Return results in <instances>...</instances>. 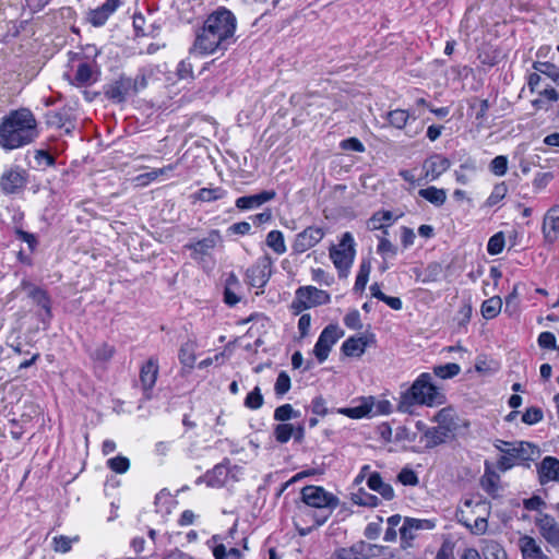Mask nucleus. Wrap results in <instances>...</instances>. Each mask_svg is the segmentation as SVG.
<instances>
[{"label": "nucleus", "mask_w": 559, "mask_h": 559, "mask_svg": "<svg viewBox=\"0 0 559 559\" xmlns=\"http://www.w3.org/2000/svg\"><path fill=\"white\" fill-rule=\"evenodd\" d=\"M237 27V19L224 7L217 8L205 19L197 33L191 52L201 56L226 50L231 44Z\"/></svg>", "instance_id": "obj_1"}, {"label": "nucleus", "mask_w": 559, "mask_h": 559, "mask_svg": "<svg viewBox=\"0 0 559 559\" xmlns=\"http://www.w3.org/2000/svg\"><path fill=\"white\" fill-rule=\"evenodd\" d=\"M302 504L297 507L295 526L301 536L323 525L337 508L340 500L323 487L306 486L301 489Z\"/></svg>", "instance_id": "obj_2"}, {"label": "nucleus", "mask_w": 559, "mask_h": 559, "mask_svg": "<svg viewBox=\"0 0 559 559\" xmlns=\"http://www.w3.org/2000/svg\"><path fill=\"white\" fill-rule=\"evenodd\" d=\"M37 136V120L28 108L12 110L1 120L0 146L4 150L27 145Z\"/></svg>", "instance_id": "obj_3"}, {"label": "nucleus", "mask_w": 559, "mask_h": 559, "mask_svg": "<svg viewBox=\"0 0 559 559\" xmlns=\"http://www.w3.org/2000/svg\"><path fill=\"white\" fill-rule=\"evenodd\" d=\"M445 396L440 388L432 383L430 373H421L413 384L401 394L397 409L403 413H412L415 405L433 407L443 404Z\"/></svg>", "instance_id": "obj_4"}, {"label": "nucleus", "mask_w": 559, "mask_h": 559, "mask_svg": "<svg viewBox=\"0 0 559 559\" xmlns=\"http://www.w3.org/2000/svg\"><path fill=\"white\" fill-rule=\"evenodd\" d=\"M495 445L500 452L504 453L498 461V467L501 471L512 468L516 461L531 460L535 453V447L524 441L511 443L498 440Z\"/></svg>", "instance_id": "obj_5"}, {"label": "nucleus", "mask_w": 559, "mask_h": 559, "mask_svg": "<svg viewBox=\"0 0 559 559\" xmlns=\"http://www.w3.org/2000/svg\"><path fill=\"white\" fill-rule=\"evenodd\" d=\"M329 254L337 270L338 276L341 278L347 277L356 254L352 234L345 233L340 243L330 248Z\"/></svg>", "instance_id": "obj_6"}, {"label": "nucleus", "mask_w": 559, "mask_h": 559, "mask_svg": "<svg viewBox=\"0 0 559 559\" xmlns=\"http://www.w3.org/2000/svg\"><path fill=\"white\" fill-rule=\"evenodd\" d=\"M343 335L344 331L337 324H329L323 329L313 348L319 362L328 359L331 348Z\"/></svg>", "instance_id": "obj_7"}, {"label": "nucleus", "mask_w": 559, "mask_h": 559, "mask_svg": "<svg viewBox=\"0 0 559 559\" xmlns=\"http://www.w3.org/2000/svg\"><path fill=\"white\" fill-rule=\"evenodd\" d=\"M478 507V516L475 518L474 523H471L467 510L459 508L456 511L457 521L465 527L469 528L473 534L483 535L488 528V516L490 514V504L488 502H480Z\"/></svg>", "instance_id": "obj_8"}, {"label": "nucleus", "mask_w": 559, "mask_h": 559, "mask_svg": "<svg viewBox=\"0 0 559 559\" xmlns=\"http://www.w3.org/2000/svg\"><path fill=\"white\" fill-rule=\"evenodd\" d=\"M435 526L436 523L432 520L406 518L400 528L402 547L404 549L411 547L412 542L418 537L419 532L430 531Z\"/></svg>", "instance_id": "obj_9"}, {"label": "nucleus", "mask_w": 559, "mask_h": 559, "mask_svg": "<svg viewBox=\"0 0 559 559\" xmlns=\"http://www.w3.org/2000/svg\"><path fill=\"white\" fill-rule=\"evenodd\" d=\"M272 264L273 261L269 255H263L258 259V261L246 272L247 283L252 287H264L271 277Z\"/></svg>", "instance_id": "obj_10"}, {"label": "nucleus", "mask_w": 559, "mask_h": 559, "mask_svg": "<svg viewBox=\"0 0 559 559\" xmlns=\"http://www.w3.org/2000/svg\"><path fill=\"white\" fill-rule=\"evenodd\" d=\"M324 236L325 231L323 228L309 226L296 235L292 249L295 253H304L318 245Z\"/></svg>", "instance_id": "obj_11"}, {"label": "nucleus", "mask_w": 559, "mask_h": 559, "mask_svg": "<svg viewBox=\"0 0 559 559\" xmlns=\"http://www.w3.org/2000/svg\"><path fill=\"white\" fill-rule=\"evenodd\" d=\"M451 166L450 159L441 154H433L426 158L423 163L421 169L424 173V179L426 181L437 180L443 173H445Z\"/></svg>", "instance_id": "obj_12"}, {"label": "nucleus", "mask_w": 559, "mask_h": 559, "mask_svg": "<svg viewBox=\"0 0 559 559\" xmlns=\"http://www.w3.org/2000/svg\"><path fill=\"white\" fill-rule=\"evenodd\" d=\"M535 524L545 540L559 551V524L548 514H540Z\"/></svg>", "instance_id": "obj_13"}, {"label": "nucleus", "mask_w": 559, "mask_h": 559, "mask_svg": "<svg viewBox=\"0 0 559 559\" xmlns=\"http://www.w3.org/2000/svg\"><path fill=\"white\" fill-rule=\"evenodd\" d=\"M222 241L221 233L213 229L203 239L189 243L186 247L192 251L193 259H202L207 255L211 250L221 245Z\"/></svg>", "instance_id": "obj_14"}, {"label": "nucleus", "mask_w": 559, "mask_h": 559, "mask_svg": "<svg viewBox=\"0 0 559 559\" xmlns=\"http://www.w3.org/2000/svg\"><path fill=\"white\" fill-rule=\"evenodd\" d=\"M542 231L544 239L549 243L559 239V205H554L546 212Z\"/></svg>", "instance_id": "obj_15"}, {"label": "nucleus", "mask_w": 559, "mask_h": 559, "mask_svg": "<svg viewBox=\"0 0 559 559\" xmlns=\"http://www.w3.org/2000/svg\"><path fill=\"white\" fill-rule=\"evenodd\" d=\"M136 92L135 83L129 78H120L105 90L107 98L121 103L131 93Z\"/></svg>", "instance_id": "obj_16"}, {"label": "nucleus", "mask_w": 559, "mask_h": 559, "mask_svg": "<svg viewBox=\"0 0 559 559\" xmlns=\"http://www.w3.org/2000/svg\"><path fill=\"white\" fill-rule=\"evenodd\" d=\"M275 197L276 192L274 190H264L257 194L240 197L236 200V207L241 211L257 209L272 201Z\"/></svg>", "instance_id": "obj_17"}, {"label": "nucleus", "mask_w": 559, "mask_h": 559, "mask_svg": "<svg viewBox=\"0 0 559 559\" xmlns=\"http://www.w3.org/2000/svg\"><path fill=\"white\" fill-rule=\"evenodd\" d=\"M373 342V336L358 335L350 336L342 345V352L348 357H360L370 343Z\"/></svg>", "instance_id": "obj_18"}, {"label": "nucleus", "mask_w": 559, "mask_h": 559, "mask_svg": "<svg viewBox=\"0 0 559 559\" xmlns=\"http://www.w3.org/2000/svg\"><path fill=\"white\" fill-rule=\"evenodd\" d=\"M538 478L542 485L549 481H559V460L546 456L537 467Z\"/></svg>", "instance_id": "obj_19"}, {"label": "nucleus", "mask_w": 559, "mask_h": 559, "mask_svg": "<svg viewBox=\"0 0 559 559\" xmlns=\"http://www.w3.org/2000/svg\"><path fill=\"white\" fill-rule=\"evenodd\" d=\"M298 290L310 308L328 305L331 301V295L316 286H300Z\"/></svg>", "instance_id": "obj_20"}, {"label": "nucleus", "mask_w": 559, "mask_h": 559, "mask_svg": "<svg viewBox=\"0 0 559 559\" xmlns=\"http://www.w3.org/2000/svg\"><path fill=\"white\" fill-rule=\"evenodd\" d=\"M120 1L121 0H107L102 7L90 11L88 22L96 27L103 26L120 5Z\"/></svg>", "instance_id": "obj_21"}, {"label": "nucleus", "mask_w": 559, "mask_h": 559, "mask_svg": "<svg viewBox=\"0 0 559 559\" xmlns=\"http://www.w3.org/2000/svg\"><path fill=\"white\" fill-rule=\"evenodd\" d=\"M21 288L26 293L27 297H29L35 304L40 306L48 314H50V299L46 290L27 280L22 281Z\"/></svg>", "instance_id": "obj_22"}, {"label": "nucleus", "mask_w": 559, "mask_h": 559, "mask_svg": "<svg viewBox=\"0 0 559 559\" xmlns=\"http://www.w3.org/2000/svg\"><path fill=\"white\" fill-rule=\"evenodd\" d=\"M518 545L523 559H548L537 540L530 535L521 536Z\"/></svg>", "instance_id": "obj_23"}, {"label": "nucleus", "mask_w": 559, "mask_h": 559, "mask_svg": "<svg viewBox=\"0 0 559 559\" xmlns=\"http://www.w3.org/2000/svg\"><path fill=\"white\" fill-rule=\"evenodd\" d=\"M158 376V361L150 358L140 370V381L145 391H150L156 383Z\"/></svg>", "instance_id": "obj_24"}, {"label": "nucleus", "mask_w": 559, "mask_h": 559, "mask_svg": "<svg viewBox=\"0 0 559 559\" xmlns=\"http://www.w3.org/2000/svg\"><path fill=\"white\" fill-rule=\"evenodd\" d=\"M47 123L58 129H64L68 133L74 128L72 115L67 108L48 112Z\"/></svg>", "instance_id": "obj_25"}, {"label": "nucleus", "mask_w": 559, "mask_h": 559, "mask_svg": "<svg viewBox=\"0 0 559 559\" xmlns=\"http://www.w3.org/2000/svg\"><path fill=\"white\" fill-rule=\"evenodd\" d=\"M25 183L22 173L17 169H10L1 177V188L5 193H14Z\"/></svg>", "instance_id": "obj_26"}, {"label": "nucleus", "mask_w": 559, "mask_h": 559, "mask_svg": "<svg viewBox=\"0 0 559 559\" xmlns=\"http://www.w3.org/2000/svg\"><path fill=\"white\" fill-rule=\"evenodd\" d=\"M373 407H374V399L368 397V399H364L360 405L354 406V407L342 408V409H340V413L344 414L350 418L358 419V418H362V417H367V416H373L374 415Z\"/></svg>", "instance_id": "obj_27"}, {"label": "nucleus", "mask_w": 559, "mask_h": 559, "mask_svg": "<svg viewBox=\"0 0 559 559\" xmlns=\"http://www.w3.org/2000/svg\"><path fill=\"white\" fill-rule=\"evenodd\" d=\"M393 221V214L390 211H380L374 213L368 221V228L370 230H383V234L386 235V227Z\"/></svg>", "instance_id": "obj_28"}, {"label": "nucleus", "mask_w": 559, "mask_h": 559, "mask_svg": "<svg viewBox=\"0 0 559 559\" xmlns=\"http://www.w3.org/2000/svg\"><path fill=\"white\" fill-rule=\"evenodd\" d=\"M418 194L424 198L426 201L430 202L435 206H441L447 201V192L444 189H439L436 187H428L425 189H420Z\"/></svg>", "instance_id": "obj_29"}, {"label": "nucleus", "mask_w": 559, "mask_h": 559, "mask_svg": "<svg viewBox=\"0 0 559 559\" xmlns=\"http://www.w3.org/2000/svg\"><path fill=\"white\" fill-rule=\"evenodd\" d=\"M449 436V431L444 427H432L425 431L424 438L427 448H435L443 443Z\"/></svg>", "instance_id": "obj_30"}, {"label": "nucleus", "mask_w": 559, "mask_h": 559, "mask_svg": "<svg viewBox=\"0 0 559 559\" xmlns=\"http://www.w3.org/2000/svg\"><path fill=\"white\" fill-rule=\"evenodd\" d=\"M502 309V300L498 296H493L481 304V316L487 319L496 318Z\"/></svg>", "instance_id": "obj_31"}, {"label": "nucleus", "mask_w": 559, "mask_h": 559, "mask_svg": "<svg viewBox=\"0 0 559 559\" xmlns=\"http://www.w3.org/2000/svg\"><path fill=\"white\" fill-rule=\"evenodd\" d=\"M265 242L278 255L284 254L287 250L285 238L281 230H271L266 235Z\"/></svg>", "instance_id": "obj_32"}, {"label": "nucleus", "mask_w": 559, "mask_h": 559, "mask_svg": "<svg viewBox=\"0 0 559 559\" xmlns=\"http://www.w3.org/2000/svg\"><path fill=\"white\" fill-rule=\"evenodd\" d=\"M227 194L226 190L223 188H202L198 192H195L192 197L194 200L201 202H214L219 199L225 198Z\"/></svg>", "instance_id": "obj_33"}, {"label": "nucleus", "mask_w": 559, "mask_h": 559, "mask_svg": "<svg viewBox=\"0 0 559 559\" xmlns=\"http://www.w3.org/2000/svg\"><path fill=\"white\" fill-rule=\"evenodd\" d=\"M80 537L78 535L68 537L64 535H57L52 537L51 547L55 552L67 554L72 549V545L78 543Z\"/></svg>", "instance_id": "obj_34"}, {"label": "nucleus", "mask_w": 559, "mask_h": 559, "mask_svg": "<svg viewBox=\"0 0 559 559\" xmlns=\"http://www.w3.org/2000/svg\"><path fill=\"white\" fill-rule=\"evenodd\" d=\"M485 559H508L504 548L495 540H486L483 548Z\"/></svg>", "instance_id": "obj_35"}, {"label": "nucleus", "mask_w": 559, "mask_h": 559, "mask_svg": "<svg viewBox=\"0 0 559 559\" xmlns=\"http://www.w3.org/2000/svg\"><path fill=\"white\" fill-rule=\"evenodd\" d=\"M409 117V112L404 109H395L386 114L389 123L396 129H403L406 126Z\"/></svg>", "instance_id": "obj_36"}, {"label": "nucleus", "mask_w": 559, "mask_h": 559, "mask_svg": "<svg viewBox=\"0 0 559 559\" xmlns=\"http://www.w3.org/2000/svg\"><path fill=\"white\" fill-rule=\"evenodd\" d=\"M310 274L311 280L320 286L330 287L335 282L334 276L321 267H312Z\"/></svg>", "instance_id": "obj_37"}, {"label": "nucleus", "mask_w": 559, "mask_h": 559, "mask_svg": "<svg viewBox=\"0 0 559 559\" xmlns=\"http://www.w3.org/2000/svg\"><path fill=\"white\" fill-rule=\"evenodd\" d=\"M461 372L460 365L455 362H449L433 368V373L441 379H450L457 376Z\"/></svg>", "instance_id": "obj_38"}, {"label": "nucleus", "mask_w": 559, "mask_h": 559, "mask_svg": "<svg viewBox=\"0 0 559 559\" xmlns=\"http://www.w3.org/2000/svg\"><path fill=\"white\" fill-rule=\"evenodd\" d=\"M115 353L116 349L112 345H109L108 343H102L92 353V358L97 361L106 362L112 358Z\"/></svg>", "instance_id": "obj_39"}, {"label": "nucleus", "mask_w": 559, "mask_h": 559, "mask_svg": "<svg viewBox=\"0 0 559 559\" xmlns=\"http://www.w3.org/2000/svg\"><path fill=\"white\" fill-rule=\"evenodd\" d=\"M435 421L439 424L438 427H444L447 431H451V429L454 427V418H453V411L451 408H442L440 409L436 416Z\"/></svg>", "instance_id": "obj_40"}, {"label": "nucleus", "mask_w": 559, "mask_h": 559, "mask_svg": "<svg viewBox=\"0 0 559 559\" xmlns=\"http://www.w3.org/2000/svg\"><path fill=\"white\" fill-rule=\"evenodd\" d=\"M533 67L538 73L547 75L559 84V69L555 64L549 62H535Z\"/></svg>", "instance_id": "obj_41"}, {"label": "nucleus", "mask_w": 559, "mask_h": 559, "mask_svg": "<svg viewBox=\"0 0 559 559\" xmlns=\"http://www.w3.org/2000/svg\"><path fill=\"white\" fill-rule=\"evenodd\" d=\"M295 427L292 424H278L274 428V437L277 442L286 443L294 435Z\"/></svg>", "instance_id": "obj_42"}, {"label": "nucleus", "mask_w": 559, "mask_h": 559, "mask_svg": "<svg viewBox=\"0 0 559 559\" xmlns=\"http://www.w3.org/2000/svg\"><path fill=\"white\" fill-rule=\"evenodd\" d=\"M370 271H371V265L369 262H361L360 266H359V272L356 276V282H355V290H364L367 283H368V278H369V274H370Z\"/></svg>", "instance_id": "obj_43"}, {"label": "nucleus", "mask_w": 559, "mask_h": 559, "mask_svg": "<svg viewBox=\"0 0 559 559\" xmlns=\"http://www.w3.org/2000/svg\"><path fill=\"white\" fill-rule=\"evenodd\" d=\"M264 402L263 395L259 386H255L245 399V406L250 409H259Z\"/></svg>", "instance_id": "obj_44"}, {"label": "nucleus", "mask_w": 559, "mask_h": 559, "mask_svg": "<svg viewBox=\"0 0 559 559\" xmlns=\"http://www.w3.org/2000/svg\"><path fill=\"white\" fill-rule=\"evenodd\" d=\"M504 248V236L503 233H497L489 238L487 245V251L491 255H496L502 252Z\"/></svg>", "instance_id": "obj_45"}, {"label": "nucleus", "mask_w": 559, "mask_h": 559, "mask_svg": "<svg viewBox=\"0 0 559 559\" xmlns=\"http://www.w3.org/2000/svg\"><path fill=\"white\" fill-rule=\"evenodd\" d=\"M508 187L506 186V183L501 182L496 185L486 201V205L489 207L495 206L506 197Z\"/></svg>", "instance_id": "obj_46"}, {"label": "nucleus", "mask_w": 559, "mask_h": 559, "mask_svg": "<svg viewBox=\"0 0 559 559\" xmlns=\"http://www.w3.org/2000/svg\"><path fill=\"white\" fill-rule=\"evenodd\" d=\"M180 361L186 366H192L195 361L194 344L192 342L185 343L179 352Z\"/></svg>", "instance_id": "obj_47"}, {"label": "nucleus", "mask_w": 559, "mask_h": 559, "mask_svg": "<svg viewBox=\"0 0 559 559\" xmlns=\"http://www.w3.org/2000/svg\"><path fill=\"white\" fill-rule=\"evenodd\" d=\"M377 251L383 259L394 258L397 253V248L385 237H381Z\"/></svg>", "instance_id": "obj_48"}, {"label": "nucleus", "mask_w": 559, "mask_h": 559, "mask_svg": "<svg viewBox=\"0 0 559 559\" xmlns=\"http://www.w3.org/2000/svg\"><path fill=\"white\" fill-rule=\"evenodd\" d=\"M107 465L111 471L118 474H123L129 469L130 462L126 456L118 455L109 459L107 461Z\"/></svg>", "instance_id": "obj_49"}, {"label": "nucleus", "mask_w": 559, "mask_h": 559, "mask_svg": "<svg viewBox=\"0 0 559 559\" xmlns=\"http://www.w3.org/2000/svg\"><path fill=\"white\" fill-rule=\"evenodd\" d=\"M289 390H290V378L286 371H281L275 381V384H274L275 394L278 396H283Z\"/></svg>", "instance_id": "obj_50"}, {"label": "nucleus", "mask_w": 559, "mask_h": 559, "mask_svg": "<svg viewBox=\"0 0 559 559\" xmlns=\"http://www.w3.org/2000/svg\"><path fill=\"white\" fill-rule=\"evenodd\" d=\"M490 171L496 176H503L508 170V158L503 155L496 156L490 165Z\"/></svg>", "instance_id": "obj_51"}, {"label": "nucleus", "mask_w": 559, "mask_h": 559, "mask_svg": "<svg viewBox=\"0 0 559 559\" xmlns=\"http://www.w3.org/2000/svg\"><path fill=\"white\" fill-rule=\"evenodd\" d=\"M292 417H296V413L290 404L281 405L274 412V419L278 421H286Z\"/></svg>", "instance_id": "obj_52"}, {"label": "nucleus", "mask_w": 559, "mask_h": 559, "mask_svg": "<svg viewBox=\"0 0 559 559\" xmlns=\"http://www.w3.org/2000/svg\"><path fill=\"white\" fill-rule=\"evenodd\" d=\"M397 479L405 486H416L418 484V477L416 473L411 468H403L399 473Z\"/></svg>", "instance_id": "obj_53"}, {"label": "nucleus", "mask_w": 559, "mask_h": 559, "mask_svg": "<svg viewBox=\"0 0 559 559\" xmlns=\"http://www.w3.org/2000/svg\"><path fill=\"white\" fill-rule=\"evenodd\" d=\"M92 79V69L87 63H81L78 67L75 73V80L79 84L84 85L91 82Z\"/></svg>", "instance_id": "obj_54"}, {"label": "nucleus", "mask_w": 559, "mask_h": 559, "mask_svg": "<svg viewBox=\"0 0 559 559\" xmlns=\"http://www.w3.org/2000/svg\"><path fill=\"white\" fill-rule=\"evenodd\" d=\"M543 419V412L537 407H530L522 415V421L527 425L537 424Z\"/></svg>", "instance_id": "obj_55"}, {"label": "nucleus", "mask_w": 559, "mask_h": 559, "mask_svg": "<svg viewBox=\"0 0 559 559\" xmlns=\"http://www.w3.org/2000/svg\"><path fill=\"white\" fill-rule=\"evenodd\" d=\"M480 502H487L486 500H483L481 498H467L463 501L462 506L459 508H463L467 510L469 519L472 516L477 518L478 516V507H476Z\"/></svg>", "instance_id": "obj_56"}, {"label": "nucleus", "mask_w": 559, "mask_h": 559, "mask_svg": "<svg viewBox=\"0 0 559 559\" xmlns=\"http://www.w3.org/2000/svg\"><path fill=\"white\" fill-rule=\"evenodd\" d=\"M538 345L542 348L555 349L556 348V336L551 332H542L538 336Z\"/></svg>", "instance_id": "obj_57"}, {"label": "nucleus", "mask_w": 559, "mask_h": 559, "mask_svg": "<svg viewBox=\"0 0 559 559\" xmlns=\"http://www.w3.org/2000/svg\"><path fill=\"white\" fill-rule=\"evenodd\" d=\"M518 287L514 286L513 290L506 297V309L504 311L512 316L518 311Z\"/></svg>", "instance_id": "obj_58"}, {"label": "nucleus", "mask_w": 559, "mask_h": 559, "mask_svg": "<svg viewBox=\"0 0 559 559\" xmlns=\"http://www.w3.org/2000/svg\"><path fill=\"white\" fill-rule=\"evenodd\" d=\"M344 323L347 328L357 330L361 328L360 314L357 310L349 311L344 317Z\"/></svg>", "instance_id": "obj_59"}, {"label": "nucleus", "mask_w": 559, "mask_h": 559, "mask_svg": "<svg viewBox=\"0 0 559 559\" xmlns=\"http://www.w3.org/2000/svg\"><path fill=\"white\" fill-rule=\"evenodd\" d=\"M481 485L488 493L493 495L498 490V476L495 474L485 475Z\"/></svg>", "instance_id": "obj_60"}, {"label": "nucleus", "mask_w": 559, "mask_h": 559, "mask_svg": "<svg viewBox=\"0 0 559 559\" xmlns=\"http://www.w3.org/2000/svg\"><path fill=\"white\" fill-rule=\"evenodd\" d=\"M292 309L296 314L300 313L304 310L310 309L304 296L299 295L298 288L295 292V298L292 302Z\"/></svg>", "instance_id": "obj_61"}, {"label": "nucleus", "mask_w": 559, "mask_h": 559, "mask_svg": "<svg viewBox=\"0 0 559 559\" xmlns=\"http://www.w3.org/2000/svg\"><path fill=\"white\" fill-rule=\"evenodd\" d=\"M353 501L359 506L376 507L378 504V498L368 493H365L361 497L359 495H354Z\"/></svg>", "instance_id": "obj_62"}, {"label": "nucleus", "mask_w": 559, "mask_h": 559, "mask_svg": "<svg viewBox=\"0 0 559 559\" xmlns=\"http://www.w3.org/2000/svg\"><path fill=\"white\" fill-rule=\"evenodd\" d=\"M341 146L344 150H350V151H355V152H364L365 151L364 144L356 138H349V139L342 141Z\"/></svg>", "instance_id": "obj_63"}, {"label": "nucleus", "mask_w": 559, "mask_h": 559, "mask_svg": "<svg viewBox=\"0 0 559 559\" xmlns=\"http://www.w3.org/2000/svg\"><path fill=\"white\" fill-rule=\"evenodd\" d=\"M523 506L526 510H530V511H537L539 510L543 506H545V502L544 500L539 497V496H533L528 499H525L523 501Z\"/></svg>", "instance_id": "obj_64"}]
</instances>
